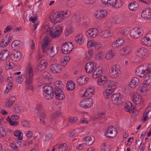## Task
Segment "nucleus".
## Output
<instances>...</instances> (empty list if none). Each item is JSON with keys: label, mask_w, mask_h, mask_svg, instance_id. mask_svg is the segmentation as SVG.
<instances>
[{"label": "nucleus", "mask_w": 151, "mask_h": 151, "mask_svg": "<svg viewBox=\"0 0 151 151\" xmlns=\"http://www.w3.org/2000/svg\"><path fill=\"white\" fill-rule=\"evenodd\" d=\"M130 48L129 47H126L122 48L120 52V53L122 55H126L129 54L130 51Z\"/></svg>", "instance_id": "72a5a7b5"}, {"label": "nucleus", "mask_w": 151, "mask_h": 151, "mask_svg": "<svg viewBox=\"0 0 151 151\" xmlns=\"http://www.w3.org/2000/svg\"><path fill=\"white\" fill-rule=\"evenodd\" d=\"M22 76L25 78L26 84H32L34 78L33 69L31 67L29 68L26 70L25 73Z\"/></svg>", "instance_id": "7ed1b4c3"}, {"label": "nucleus", "mask_w": 151, "mask_h": 151, "mask_svg": "<svg viewBox=\"0 0 151 151\" xmlns=\"http://www.w3.org/2000/svg\"><path fill=\"white\" fill-rule=\"evenodd\" d=\"M86 55L87 56V59H89V58L91 57L93 55L92 51L91 50H88L86 53Z\"/></svg>", "instance_id": "680f3d73"}, {"label": "nucleus", "mask_w": 151, "mask_h": 151, "mask_svg": "<svg viewBox=\"0 0 151 151\" xmlns=\"http://www.w3.org/2000/svg\"><path fill=\"white\" fill-rule=\"evenodd\" d=\"M50 69L53 73H58L61 71L60 66L57 64H52L50 66Z\"/></svg>", "instance_id": "412c9836"}, {"label": "nucleus", "mask_w": 151, "mask_h": 151, "mask_svg": "<svg viewBox=\"0 0 151 151\" xmlns=\"http://www.w3.org/2000/svg\"><path fill=\"white\" fill-rule=\"evenodd\" d=\"M15 98L14 96L11 97L6 103V106L7 107H10L15 102Z\"/></svg>", "instance_id": "4c0bfd02"}, {"label": "nucleus", "mask_w": 151, "mask_h": 151, "mask_svg": "<svg viewBox=\"0 0 151 151\" xmlns=\"http://www.w3.org/2000/svg\"><path fill=\"white\" fill-rule=\"evenodd\" d=\"M75 40L77 44L81 45L83 44L84 42V38L81 34H79L75 37Z\"/></svg>", "instance_id": "c85d7f7f"}, {"label": "nucleus", "mask_w": 151, "mask_h": 151, "mask_svg": "<svg viewBox=\"0 0 151 151\" xmlns=\"http://www.w3.org/2000/svg\"><path fill=\"white\" fill-rule=\"evenodd\" d=\"M68 11H59L53 14L52 19L50 18L51 22L55 24L59 23L63 21L68 16Z\"/></svg>", "instance_id": "f257e3e1"}, {"label": "nucleus", "mask_w": 151, "mask_h": 151, "mask_svg": "<svg viewBox=\"0 0 151 151\" xmlns=\"http://www.w3.org/2000/svg\"><path fill=\"white\" fill-rule=\"evenodd\" d=\"M40 114L39 119L40 122L44 125L45 123V122L44 121V119L45 118V114L44 112H41Z\"/></svg>", "instance_id": "79ce46f5"}, {"label": "nucleus", "mask_w": 151, "mask_h": 151, "mask_svg": "<svg viewBox=\"0 0 151 151\" xmlns=\"http://www.w3.org/2000/svg\"><path fill=\"white\" fill-rule=\"evenodd\" d=\"M139 90L142 92H145L147 90L146 86L145 85L142 84L139 87Z\"/></svg>", "instance_id": "3c124183"}, {"label": "nucleus", "mask_w": 151, "mask_h": 151, "mask_svg": "<svg viewBox=\"0 0 151 151\" xmlns=\"http://www.w3.org/2000/svg\"><path fill=\"white\" fill-rule=\"evenodd\" d=\"M93 100L92 99L89 98L86 100H83L81 103V106L85 109L89 108L92 105Z\"/></svg>", "instance_id": "ddd939ff"}, {"label": "nucleus", "mask_w": 151, "mask_h": 151, "mask_svg": "<svg viewBox=\"0 0 151 151\" xmlns=\"http://www.w3.org/2000/svg\"><path fill=\"white\" fill-rule=\"evenodd\" d=\"M54 93L57 99L62 100L65 98L64 93L61 89H59L58 88H54Z\"/></svg>", "instance_id": "2eb2a0df"}, {"label": "nucleus", "mask_w": 151, "mask_h": 151, "mask_svg": "<svg viewBox=\"0 0 151 151\" xmlns=\"http://www.w3.org/2000/svg\"><path fill=\"white\" fill-rule=\"evenodd\" d=\"M105 80H102V79L100 78L97 81V84L99 85H101L103 84H106L105 83Z\"/></svg>", "instance_id": "13d9d810"}, {"label": "nucleus", "mask_w": 151, "mask_h": 151, "mask_svg": "<svg viewBox=\"0 0 151 151\" xmlns=\"http://www.w3.org/2000/svg\"><path fill=\"white\" fill-rule=\"evenodd\" d=\"M129 31V28H127L123 29L121 33L123 35H127L128 34Z\"/></svg>", "instance_id": "6e6d98bb"}, {"label": "nucleus", "mask_w": 151, "mask_h": 151, "mask_svg": "<svg viewBox=\"0 0 151 151\" xmlns=\"http://www.w3.org/2000/svg\"><path fill=\"white\" fill-rule=\"evenodd\" d=\"M95 42H93L91 41H88L87 43V47H90L93 46H94Z\"/></svg>", "instance_id": "e2e57ef3"}, {"label": "nucleus", "mask_w": 151, "mask_h": 151, "mask_svg": "<svg viewBox=\"0 0 151 151\" xmlns=\"http://www.w3.org/2000/svg\"><path fill=\"white\" fill-rule=\"evenodd\" d=\"M116 41L118 43L119 46L121 45L124 43V40L122 38L118 39Z\"/></svg>", "instance_id": "338daca9"}, {"label": "nucleus", "mask_w": 151, "mask_h": 151, "mask_svg": "<svg viewBox=\"0 0 151 151\" xmlns=\"http://www.w3.org/2000/svg\"><path fill=\"white\" fill-rule=\"evenodd\" d=\"M105 133L106 137L108 138H112L116 135L117 133L115 128L111 126L106 129Z\"/></svg>", "instance_id": "1a4fd4ad"}, {"label": "nucleus", "mask_w": 151, "mask_h": 151, "mask_svg": "<svg viewBox=\"0 0 151 151\" xmlns=\"http://www.w3.org/2000/svg\"><path fill=\"white\" fill-rule=\"evenodd\" d=\"M94 64L91 62L87 63L86 64L85 70L86 73H91L94 69Z\"/></svg>", "instance_id": "5701e85b"}, {"label": "nucleus", "mask_w": 151, "mask_h": 151, "mask_svg": "<svg viewBox=\"0 0 151 151\" xmlns=\"http://www.w3.org/2000/svg\"><path fill=\"white\" fill-rule=\"evenodd\" d=\"M128 6L129 9L130 10L135 11L138 9L139 5L137 2H134L129 3Z\"/></svg>", "instance_id": "a878e982"}, {"label": "nucleus", "mask_w": 151, "mask_h": 151, "mask_svg": "<svg viewBox=\"0 0 151 151\" xmlns=\"http://www.w3.org/2000/svg\"><path fill=\"white\" fill-rule=\"evenodd\" d=\"M42 105L40 104H38L35 109V112L36 114H40L42 110Z\"/></svg>", "instance_id": "37998d69"}, {"label": "nucleus", "mask_w": 151, "mask_h": 151, "mask_svg": "<svg viewBox=\"0 0 151 151\" xmlns=\"http://www.w3.org/2000/svg\"><path fill=\"white\" fill-rule=\"evenodd\" d=\"M48 45L46 44L42 43V50L43 53H45L46 52V50H47V47Z\"/></svg>", "instance_id": "5fc2aeb1"}, {"label": "nucleus", "mask_w": 151, "mask_h": 151, "mask_svg": "<svg viewBox=\"0 0 151 151\" xmlns=\"http://www.w3.org/2000/svg\"><path fill=\"white\" fill-rule=\"evenodd\" d=\"M42 77L44 82L46 83H48L50 81V75L47 71H44L42 73Z\"/></svg>", "instance_id": "b1692460"}, {"label": "nucleus", "mask_w": 151, "mask_h": 151, "mask_svg": "<svg viewBox=\"0 0 151 151\" xmlns=\"http://www.w3.org/2000/svg\"><path fill=\"white\" fill-rule=\"evenodd\" d=\"M47 64V63L45 60H42L37 64L35 69L39 71H42L46 68Z\"/></svg>", "instance_id": "4468645a"}, {"label": "nucleus", "mask_w": 151, "mask_h": 151, "mask_svg": "<svg viewBox=\"0 0 151 151\" xmlns=\"http://www.w3.org/2000/svg\"><path fill=\"white\" fill-rule=\"evenodd\" d=\"M72 30L71 28H68L66 29L65 31V35L68 36L69 35L72 33Z\"/></svg>", "instance_id": "69168bd1"}, {"label": "nucleus", "mask_w": 151, "mask_h": 151, "mask_svg": "<svg viewBox=\"0 0 151 151\" xmlns=\"http://www.w3.org/2000/svg\"><path fill=\"white\" fill-rule=\"evenodd\" d=\"M66 86L68 90L72 91L75 88V83L72 81H70L67 83Z\"/></svg>", "instance_id": "473e14b6"}, {"label": "nucleus", "mask_w": 151, "mask_h": 151, "mask_svg": "<svg viewBox=\"0 0 151 151\" xmlns=\"http://www.w3.org/2000/svg\"><path fill=\"white\" fill-rule=\"evenodd\" d=\"M139 82V79L136 77H134L132 79L129 84V87L132 88H134L138 85Z\"/></svg>", "instance_id": "393cba45"}, {"label": "nucleus", "mask_w": 151, "mask_h": 151, "mask_svg": "<svg viewBox=\"0 0 151 151\" xmlns=\"http://www.w3.org/2000/svg\"><path fill=\"white\" fill-rule=\"evenodd\" d=\"M98 30L96 28L90 29L86 31L85 33L86 35L89 37L94 38L98 35Z\"/></svg>", "instance_id": "6ab92c4d"}, {"label": "nucleus", "mask_w": 151, "mask_h": 151, "mask_svg": "<svg viewBox=\"0 0 151 151\" xmlns=\"http://www.w3.org/2000/svg\"><path fill=\"white\" fill-rule=\"evenodd\" d=\"M13 111L17 114L20 113L22 112L21 107L18 104H15L13 106Z\"/></svg>", "instance_id": "58836bf2"}, {"label": "nucleus", "mask_w": 151, "mask_h": 151, "mask_svg": "<svg viewBox=\"0 0 151 151\" xmlns=\"http://www.w3.org/2000/svg\"><path fill=\"white\" fill-rule=\"evenodd\" d=\"M102 2L108 6H111L115 8H119L122 6L121 2L117 0H101Z\"/></svg>", "instance_id": "6e6552de"}, {"label": "nucleus", "mask_w": 151, "mask_h": 151, "mask_svg": "<svg viewBox=\"0 0 151 151\" xmlns=\"http://www.w3.org/2000/svg\"><path fill=\"white\" fill-rule=\"evenodd\" d=\"M140 43L143 45H148L149 43L151 44V37L150 38L147 36L145 37L141 40Z\"/></svg>", "instance_id": "c756f323"}, {"label": "nucleus", "mask_w": 151, "mask_h": 151, "mask_svg": "<svg viewBox=\"0 0 151 151\" xmlns=\"http://www.w3.org/2000/svg\"><path fill=\"white\" fill-rule=\"evenodd\" d=\"M106 85L108 86V88H111V89L114 90V89L116 88V83L113 81H107Z\"/></svg>", "instance_id": "f704fd0d"}, {"label": "nucleus", "mask_w": 151, "mask_h": 151, "mask_svg": "<svg viewBox=\"0 0 151 151\" xmlns=\"http://www.w3.org/2000/svg\"><path fill=\"white\" fill-rule=\"evenodd\" d=\"M82 141L87 145L90 146L94 142L95 138L93 136H88L83 138Z\"/></svg>", "instance_id": "dca6fc26"}, {"label": "nucleus", "mask_w": 151, "mask_h": 151, "mask_svg": "<svg viewBox=\"0 0 151 151\" xmlns=\"http://www.w3.org/2000/svg\"><path fill=\"white\" fill-rule=\"evenodd\" d=\"M141 17L145 19H151V9H146L144 10L141 13Z\"/></svg>", "instance_id": "f3484780"}, {"label": "nucleus", "mask_w": 151, "mask_h": 151, "mask_svg": "<svg viewBox=\"0 0 151 151\" xmlns=\"http://www.w3.org/2000/svg\"><path fill=\"white\" fill-rule=\"evenodd\" d=\"M118 67L116 65H114L109 71L110 76L113 78H117L121 73V71Z\"/></svg>", "instance_id": "9b49d317"}, {"label": "nucleus", "mask_w": 151, "mask_h": 151, "mask_svg": "<svg viewBox=\"0 0 151 151\" xmlns=\"http://www.w3.org/2000/svg\"><path fill=\"white\" fill-rule=\"evenodd\" d=\"M12 27L11 25H9L7 26L6 27V28L4 29V32L5 33L6 32H8L12 29Z\"/></svg>", "instance_id": "774afa93"}, {"label": "nucleus", "mask_w": 151, "mask_h": 151, "mask_svg": "<svg viewBox=\"0 0 151 151\" xmlns=\"http://www.w3.org/2000/svg\"><path fill=\"white\" fill-rule=\"evenodd\" d=\"M60 114V113L58 112H56L53 113L51 116L52 118L55 119Z\"/></svg>", "instance_id": "052dcab7"}, {"label": "nucleus", "mask_w": 151, "mask_h": 151, "mask_svg": "<svg viewBox=\"0 0 151 151\" xmlns=\"http://www.w3.org/2000/svg\"><path fill=\"white\" fill-rule=\"evenodd\" d=\"M63 28L62 27L56 26L53 27L50 30V32L51 37L53 38L58 37L62 33Z\"/></svg>", "instance_id": "39448f33"}, {"label": "nucleus", "mask_w": 151, "mask_h": 151, "mask_svg": "<svg viewBox=\"0 0 151 151\" xmlns=\"http://www.w3.org/2000/svg\"><path fill=\"white\" fill-rule=\"evenodd\" d=\"M94 89L93 88H89V89H87L85 93L83 94V96L86 97L88 96L90 94L91 95L93 94L94 93Z\"/></svg>", "instance_id": "e433bc0d"}, {"label": "nucleus", "mask_w": 151, "mask_h": 151, "mask_svg": "<svg viewBox=\"0 0 151 151\" xmlns=\"http://www.w3.org/2000/svg\"><path fill=\"white\" fill-rule=\"evenodd\" d=\"M14 135L16 137H17V139L22 140L23 139V134L19 130H16L14 132Z\"/></svg>", "instance_id": "c9c22d12"}, {"label": "nucleus", "mask_w": 151, "mask_h": 151, "mask_svg": "<svg viewBox=\"0 0 151 151\" xmlns=\"http://www.w3.org/2000/svg\"><path fill=\"white\" fill-rule=\"evenodd\" d=\"M44 98L47 100H50L53 98L54 96V90L52 87L49 85L45 86L43 88Z\"/></svg>", "instance_id": "20e7f679"}, {"label": "nucleus", "mask_w": 151, "mask_h": 151, "mask_svg": "<svg viewBox=\"0 0 151 151\" xmlns=\"http://www.w3.org/2000/svg\"><path fill=\"white\" fill-rule=\"evenodd\" d=\"M38 19L37 15V14H35L34 17H31L29 19L30 21H31L33 23H35L36 21Z\"/></svg>", "instance_id": "8fccbe9b"}, {"label": "nucleus", "mask_w": 151, "mask_h": 151, "mask_svg": "<svg viewBox=\"0 0 151 151\" xmlns=\"http://www.w3.org/2000/svg\"><path fill=\"white\" fill-rule=\"evenodd\" d=\"M21 55L19 51H17L11 55L12 60L14 62L19 61L21 58Z\"/></svg>", "instance_id": "4be33fe9"}, {"label": "nucleus", "mask_w": 151, "mask_h": 151, "mask_svg": "<svg viewBox=\"0 0 151 151\" xmlns=\"http://www.w3.org/2000/svg\"><path fill=\"white\" fill-rule=\"evenodd\" d=\"M58 52L57 49H54L53 46H50L47 48L46 53L49 57H52L57 53Z\"/></svg>", "instance_id": "a211bd4d"}, {"label": "nucleus", "mask_w": 151, "mask_h": 151, "mask_svg": "<svg viewBox=\"0 0 151 151\" xmlns=\"http://www.w3.org/2000/svg\"><path fill=\"white\" fill-rule=\"evenodd\" d=\"M101 35L104 38H106L111 36L112 33L110 30H106L102 32H101Z\"/></svg>", "instance_id": "ea45409f"}, {"label": "nucleus", "mask_w": 151, "mask_h": 151, "mask_svg": "<svg viewBox=\"0 0 151 151\" xmlns=\"http://www.w3.org/2000/svg\"><path fill=\"white\" fill-rule=\"evenodd\" d=\"M55 85L56 87L55 88H58L59 89H61L63 86L62 82L60 81H57L55 83Z\"/></svg>", "instance_id": "49530a36"}, {"label": "nucleus", "mask_w": 151, "mask_h": 151, "mask_svg": "<svg viewBox=\"0 0 151 151\" xmlns=\"http://www.w3.org/2000/svg\"><path fill=\"white\" fill-rule=\"evenodd\" d=\"M78 120L77 117H70L69 118V122L71 123H73L76 122Z\"/></svg>", "instance_id": "0e129e2a"}, {"label": "nucleus", "mask_w": 151, "mask_h": 151, "mask_svg": "<svg viewBox=\"0 0 151 151\" xmlns=\"http://www.w3.org/2000/svg\"><path fill=\"white\" fill-rule=\"evenodd\" d=\"M111 99L113 104H122L124 101V99L119 93L113 94L111 96Z\"/></svg>", "instance_id": "423d86ee"}, {"label": "nucleus", "mask_w": 151, "mask_h": 151, "mask_svg": "<svg viewBox=\"0 0 151 151\" xmlns=\"http://www.w3.org/2000/svg\"><path fill=\"white\" fill-rule=\"evenodd\" d=\"M131 99L134 103L136 104H139L141 102L142 98L140 95L134 92L131 95Z\"/></svg>", "instance_id": "f8f14e48"}, {"label": "nucleus", "mask_w": 151, "mask_h": 151, "mask_svg": "<svg viewBox=\"0 0 151 151\" xmlns=\"http://www.w3.org/2000/svg\"><path fill=\"white\" fill-rule=\"evenodd\" d=\"M20 44V42L18 40H15L12 43L11 47L12 48L18 47Z\"/></svg>", "instance_id": "de8ad7c7"}, {"label": "nucleus", "mask_w": 151, "mask_h": 151, "mask_svg": "<svg viewBox=\"0 0 151 151\" xmlns=\"http://www.w3.org/2000/svg\"><path fill=\"white\" fill-rule=\"evenodd\" d=\"M147 112H146V111L145 112L143 115V117L141 118V119L144 122L146 121L147 119L148 118V116Z\"/></svg>", "instance_id": "bf43d9fd"}, {"label": "nucleus", "mask_w": 151, "mask_h": 151, "mask_svg": "<svg viewBox=\"0 0 151 151\" xmlns=\"http://www.w3.org/2000/svg\"><path fill=\"white\" fill-rule=\"evenodd\" d=\"M9 52L6 50H4L2 51L0 53V59L1 61H4L9 56Z\"/></svg>", "instance_id": "bb28decb"}, {"label": "nucleus", "mask_w": 151, "mask_h": 151, "mask_svg": "<svg viewBox=\"0 0 151 151\" xmlns=\"http://www.w3.org/2000/svg\"><path fill=\"white\" fill-rule=\"evenodd\" d=\"M7 36H5L2 40L0 44V47H6L10 42L9 40L8 41Z\"/></svg>", "instance_id": "7c9ffc66"}, {"label": "nucleus", "mask_w": 151, "mask_h": 151, "mask_svg": "<svg viewBox=\"0 0 151 151\" xmlns=\"http://www.w3.org/2000/svg\"><path fill=\"white\" fill-rule=\"evenodd\" d=\"M144 81L146 84L151 85V76H148L144 78Z\"/></svg>", "instance_id": "a18cd8bd"}, {"label": "nucleus", "mask_w": 151, "mask_h": 151, "mask_svg": "<svg viewBox=\"0 0 151 151\" xmlns=\"http://www.w3.org/2000/svg\"><path fill=\"white\" fill-rule=\"evenodd\" d=\"M70 60V57L68 56H65L64 57L63 59L61 61V65L64 67L66 65L67 63Z\"/></svg>", "instance_id": "a19ab883"}, {"label": "nucleus", "mask_w": 151, "mask_h": 151, "mask_svg": "<svg viewBox=\"0 0 151 151\" xmlns=\"http://www.w3.org/2000/svg\"><path fill=\"white\" fill-rule=\"evenodd\" d=\"M73 44L71 42H65L61 46V52L64 54L69 53L73 49Z\"/></svg>", "instance_id": "0eeeda50"}, {"label": "nucleus", "mask_w": 151, "mask_h": 151, "mask_svg": "<svg viewBox=\"0 0 151 151\" xmlns=\"http://www.w3.org/2000/svg\"><path fill=\"white\" fill-rule=\"evenodd\" d=\"M107 14V11L106 10H98L95 13L94 16L96 18L101 19L106 17Z\"/></svg>", "instance_id": "aec40b11"}, {"label": "nucleus", "mask_w": 151, "mask_h": 151, "mask_svg": "<svg viewBox=\"0 0 151 151\" xmlns=\"http://www.w3.org/2000/svg\"><path fill=\"white\" fill-rule=\"evenodd\" d=\"M114 91V90L108 88L104 92V96L106 99H108L109 96Z\"/></svg>", "instance_id": "2f4dec72"}, {"label": "nucleus", "mask_w": 151, "mask_h": 151, "mask_svg": "<svg viewBox=\"0 0 151 151\" xmlns=\"http://www.w3.org/2000/svg\"><path fill=\"white\" fill-rule=\"evenodd\" d=\"M114 55L112 53V52L111 50H109L105 56V58L107 60L111 59L113 57Z\"/></svg>", "instance_id": "c03bdc74"}, {"label": "nucleus", "mask_w": 151, "mask_h": 151, "mask_svg": "<svg viewBox=\"0 0 151 151\" xmlns=\"http://www.w3.org/2000/svg\"><path fill=\"white\" fill-rule=\"evenodd\" d=\"M96 71L98 72V74L99 76H101V74H102V69L101 67L96 68L94 71V73H96Z\"/></svg>", "instance_id": "4d7b16f0"}, {"label": "nucleus", "mask_w": 151, "mask_h": 151, "mask_svg": "<svg viewBox=\"0 0 151 151\" xmlns=\"http://www.w3.org/2000/svg\"><path fill=\"white\" fill-rule=\"evenodd\" d=\"M144 66V65H141L139 66L136 70V73L138 76L139 75L141 71L144 69L143 68Z\"/></svg>", "instance_id": "09e8293b"}, {"label": "nucleus", "mask_w": 151, "mask_h": 151, "mask_svg": "<svg viewBox=\"0 0 151 151\" xmlns=\"http://www.w3.org/2000/svg\"><path fill=\"white\" fill-rule=\"evenodd\" d=\"M105 114L103 113H101L100 114L98 115V116L95 118V120H96V119H98L101 120L102 119L104 118L105 117Z\"/></svg>", "instance_id": "603ef678"}, {"label": "nucleus", "mask_w": 151, "mask_h": 151, "mask_svg": "<svg viewBox=\"0 0 151 151\" xmlns=\"http://www.w3.org/2000/svg\"><path fill=\"white\" fill-rule=\"evenodd\" d=\"M143 35V31L142 29L136 27L132 29L131 31L130 35L133 38L137 39Z\"/></svg>", "instance_id": "9d476101"}, {"label": "nucleus", "mask_w": 151, "mask_h": 151, "mask_svg": "<svg viewBox=\"0 0 151 151\" xmlns=\"http://www.w3.org/2000/svg\"><path fill=\"white\" fill-rule=\"evenodd\" d=\"M88 80V78L85 76H83L77 79V82L79 85H82L85 84Z\"/></svg>", "instance_id": "cd10ccee"}, {"label": "nucleus", "mask_w": 151, "mask_h": 151, "mask_svg": "<svg viewBox=\"0 0 151 151\" xmlns=\"http://www.w3.org/2000/svg\"><path fill=\"white\" fill-rule=\"evenodd\" d=\"M137 57L134 59L135 62L140 63L142 62L148 54L147 50L144 48H139L137 50L136 53Z\"/></svg>", "instance_id": "f03ea898"}, {"label": "nucleus", "mask_w": 151, "mask_h": 151, "mask_svg": "<svg viewBox=\"0 0 151 151\" xmlns=\"http://www.w3.org/2000/svg\"><path fill=\"white\" fill-rule=\"evenodd\" d=\"M0 133L1 137H4L6 134V132L2 127H0Z\"/></svg>", "instance_id": "864d4df0"}]
</instances>
